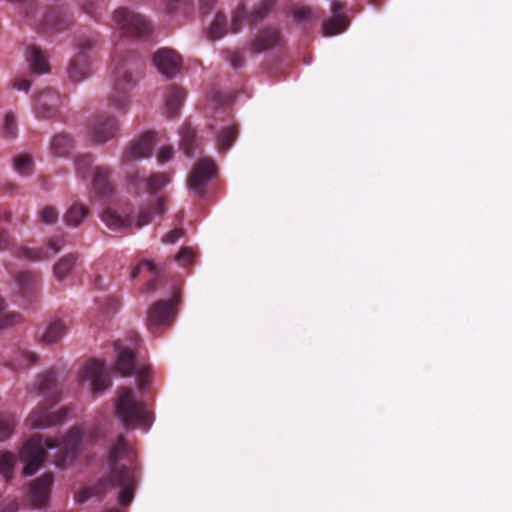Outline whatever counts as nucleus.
I'll return each instance as SVG.
<instances>
[{
  "instance_id": "obj_52",
  "label": "nucleus",
  "mask_w": 512,
  "mask_h": 512,
  "mask_svg": "<svg viewBox=\"0 0 512 512\" xmlns=\"http://www.w3.org/2000/svg\"><path fill=\"white\" fill-rule=\"evenodd\" d=\"M216 0H200V9L204 14L210 13Z\"/></svg>"
},
{
  "instance_id": "obj_35",
  "label": "nucleus",
  "mask_w": 512,
  "mask_h": 512,
  "mask_svg": "<svg viewBox=\"0 0 512 512\" xmlns=\"http://www.w3.org/2000/svg\"><path fill=\"white\" fill-rule=\"evenodd\" d=\"M77 257L69 254L62 257L54 266V275L58 280H62L73 269Z\"/></svg>"
},
{
  "instance_id": "obj_51",
  "label": "nucleus",
  "mask_w": 512,
  "mask_h": 512,
  "mask_svg": "<svg viewBox=\"0 0 512 512\" xmlns=\"http://www.w3.org/2000/svg\"><path fill=\"white\" fill-rule=\"evenodd\" d=\"M13 88L19 91H28L31 87V82L27 79L16 78L12 83Z\"/></svg>"
},
{
  "instance_id": "obj_56",
  "label": "nucleus",
  "mask_w": 512,
  "mask_h": 512,
  "mask_svg": "<svg viewBox=\"0 0 512 512\" xmlns=\"http://www.w3.org/2000/svg\"><path fill=\"white\" fill-rule=\"evenodd\" d=\"M2 219H3V220H5V221H7V222H8V221H10V220H11V213H10V212H8V211L3 212V214H2V215H0V221H1Z\"/></svg>"
},
{
  "instance_id": "obj_31",
  "label": "nucleus",
  "mask_w": 512,
  "mask_h": 512,
  "mask_svg": "<svg viewBox=\"0 0 512 512\" xmlns=\"http://www.w3.org/2000/svg\"><path fill=\"white\" fill-rule=\"evenodd\" d=\"M66 331V324L62 320H55L50 323L42 335V342L45 344H53L60 340Z\"/></svg>"
},
{
  "instance_id": "obj_16",
  "label": "nucleus",
  "mask_w": 512,
  "mask_h": 512,
  "mask_svg": "<svg viewBox=\"0 0 512 512\" xmlns=\"http://www.w3.org/2000/svg\"><path fill=\"white\" fill-rule=\"evenodd\" d=\"M54 482L52 473H45L34 480L28 491V500L33 507L45 506L50 498L51 488Z\"/></svg>"
},
{
  "instance_id": "obj_21",
  "label": "nucleus",
  "mask_w": 512,
  "mask_h": 512,
  "mask_svg": "<svg viewBox=\"0 0 512 512\" xmlns=\"http://www.w3.org/2000/svg\"><path fill=\"white\" fill-rule=\"evenodd\" d=\"M63 246L64 238L62 236H53L49 239L48 249L23 248L22 256L33 261L43 260L50 257L48 250H51L52 254H56Z\"/></svg>"
},
{
  "instance_id": "obj_12",
  "label": "nucleus",
  "mask_w": 512,
  "mask_h": 512,
  "mask_svg": "<svg viewBox=\"0 0 512 512\" xmlns=\"http://www.w3.org/2000/svg\"><path fill=\"white\" fill-rule=\"evenodd\" d=\"M216 171L217 168L213 159H199L189 175V188L198 196H203L208 182L216 175Z\"/></svg>"
},
{
  "instance_id": "obj_15",
  "label": "nucleus",
  "mask_w": 512,
  "mask_h": 512,
  "mask_svg": "<svg viewBox=\"0 0 512 512\" xmlns=\"http://www.w3.org/2000/svg\"><path fill=\"white\" fill-rule=\"evenodd\" d=\"M155 135L154 132H146L141 137L131 142L122 156V161L129 163L150 157L155 145Z\"/></svg>"
},
{
  "instance_id": "obj_58",
  "label": "nucleus",
  "mask_w": 512,
  "mask_h": 512,
  "mask_svg": "<svg viewBox=\"0 0 512 512\" xmlns=\"http://www.w3.org/2000/svg\"><path fill=\"white\" fill-rule=\"evenodd\" d=\"M138 178V174L136 175H133V176H130V182L135 184L136 183V179Z\"/></svg>"
},
{
  "instance_id": "obj_29",
  "label": "nucleus",
  "mask_w": 512,
  "mask_h": 512,
  "mask_svg": "<svg viewBox=\"0 0 512 512\" xmlns=\"http://www.w3.org/2000/svg\"><path fill=\"white\" fill-rule=\"evenodd\" d=\"M102 221L114 231L125 230L132 225V219L130 217H121L115 211L106 209L101 214Z\"/></svg>"
},
{
  "instance_id": "obj_7",
  "label": "nucleus",
  "mask_w": 512,
  "mask_h": 512,
  "mask_svg": "<svg viewBox=\"0 0 512 512\" xmlns=\"http://www.w3.org/2000/svg\"><path fill=\"white\" fill-rule=\"evenodd\" d=\"M60 445L56 438H44L41 434L33 435L22 447L20 460L24 464L25 475L34 474L41 466L46 457L47 449H53Z\"/></svg>"
},
{
  "instance_id": "obj_34",
  "label": "nucleus",
  "mask_w": 512,
  "mask_h": 512,
  "mask_svg": "<svg viewBox=\"0 0 512 512\" xmlns=\"http://www.w3.org/2000/svg\"><path fill=\"white\" fill-rule=\"evenodd\" d=\"M93 157L90 154L78 155L75 159V170L79 177L83 179L89 178L92 173Z\"/></svg>"
},
{
  "instance_id": "obj_6",
  "label": "nucleus",
  "mask_w": 512,
  "mask_h": 512,
  "mask_svg": "<svg viewBox=\"0 0 512 512\" xmlns=\"http://www.w3.org/2000/svg\"><path fill=\"white\" fill-rule=\"evenodd\" d=\"M112 20L115 29L123 36L134 39L147 38L152 27L145 16L126 7H119L113 12Z\"/></svg>"
},
{
  "instance_id": "obj_43",
  "label": "nucleus",
  "mask_w": 512,
  "mask_h": 512,
  "mask_svg": "<svg viewBox=\"0 0 512 512\" xmlns=\"http://www.w3.org/2000/svg\"><path fill=\"white\" fill-rule=\"evenodd\" d=\"M144 271L147 272L148 274H150L152 277H155L156 276L155 264L149 260L142 261L136 267L133 268V270L131 271L130 277L132 279H135L136 277L139 276V274L141 272H144Z\"/></svg>"
},
{
  "instance_id": "obj_36",
  "label": "nucleus",
  "mask_w": 512,
  "mask_h": 512,
  "mask_svg": "<svg viewBox=\"0 0 512 512\" xmlns=\"http://www.w3.org/2000/svg\"><path fill=\"white\" fill-rule=\"evenodd\" d=\"M88 208L83 205H72L65 214V222L70 226H78L87 216Z\"/></svg>"
},
{
  "instance_id": "obj_10",
  "label": "nucleus",
  "mask_w": 512,
  "mask_h": 512,
  "mask_svg": "<svg viewBox=\"0 0 512 512\" xmlns=\"http://www.w3.org/2000/svg\"><path fill=\"white\" fill-rule=\"evenodd\" d=\"M66 96L54 88H45L34 98L33 109L38 118L50 119L59 115Z\"/></svg>"
},
{
  "instance_id": "obj_11",
  "label": "nucleus",
  "mask_w": 512,
  "mask_h": 512,
  "mask_svg": "<svg viewBox=\"0 0 512 512\" xmlns=\"http://www.w3.org/2000/svg\"><path fill=\"white\" fill-rule=\"evenodd\" d=\"M178 295L169 300H159L148 310L147 326L151 331L160 327L169 326L176 315V306L179 304Z\"/></svg>"
},
{
  "instance_id": "obj_42",
  "label": "nucleus",
  "mask_w": 512,
  "mask_h": 512,
  "mask_svg": "<svg viewBox=\"0 0 512 512\" xmlns=\"http://www.w3.org/2000/svg\"><path fill=\"white\" fill-rule=\"evenodd\" d=\"M291 13L294 20L297 22L309 21L314 17V13L310 7L299 4L293 5L291 7Z\"/></svg>"
},
{
  "instance_id": "obj_19",
  "label": "nucleus",
  "mask_w": 512,
  "mask_h": 512,
  "mask_svg": "<svg viewBox=\"0 0 512 512\" xmlns=\"http://www.w3.org/2000/svg\"><path fill=\"white\" fill-rule=\"evenodd\" d=\"M118 130L117 120L109 115H100L90 126L89 133L98 143L112 139Z\"/></svg>"
},
{
  "instance_id": "obj_41",
  "label": "nucleus",
  "mask_w": 512,
  "mask_h": 512,
  "mask_svg": "<svg viewBox=\"0 0 512 512\" xmlns=\"http://www.w3.org/2000/svg\"><path fill=\"white\" fill-rule=\"evenodd\" d=\"M82 11L92 18L98 19L104 8L103 4L97 0H82Z\"/></svg>"
},
{
  "instance_id": "obj_33",
  "label": "nucleus",
  "mask_w": 512,
  "mask_h": 512,
  "mask_svg": "<svg viewBox=\"0 0 512 512\" xmlns=\"http://www.w3.org/2000/svg\"><path fill=\"white\" fill-rule=\"evenodd\" d=\"M1 136L6 140H14L18 136V125L16 116L13 112H7L4 116L1 127Z\"/></svg>"
},
{
  "instance_id": "obj_18",
  "label": "nucleus",
  "mask_w": 512,
  "mask_h": 512,
  "mask_svg": "<svg viewBox=\"0 0 512 512\" xmlns=\"http://www.w3.org/2000/svg\"><path fill=\"white\" fill-rule=\"evenodd\" d=\"M345 5L339 0H335L331 4L333 16L322 24L323 35L326 37L334 36L342 33L348 27L350 21L344 14Z\"/></svg>"
},
{
  "instance_id": "obj_49",
  "label": "nucleus",
  "mask_w": 512,
  "mask_h": 512,
  "mask_svg": "<svg viewBox=\"0 0 512 512\" xmlns=\"http://www.w3.org/2000/svg\"><path fill=\"white\" fill-rule=\"evenodd\" d=\"M173 157V147L172 146H164L161 148L160 152L157 155V160L159 163L164 164L170 161Z\"/></svg>"
},
{
  "instance_id": "obj_47",
  "label": "nucleus",
  "mask_w": 512,
  "mask_h": 512,
  "mask_svg": "<svg viewBox=\"0 0 512 512\" xmlns=\"http://www.w3.org/2000/svg\"><path fill=\"white\" fill-rule=\"evenodd\" d=\"M58 211L52 206H46L42 209L41 220L46 224H53L58 219Z\"/></svg>"
},
{
  "instance_id": "obj_26",
  "label": "nucleus",
  "mask_w": 512,
  "mask_h": 512,
  "mask_svg": "<svg viewBox=\"0 0 512 512\" xmlns=\"http://www.w3.org/2000/svg\"><path fill=\"white\" fill-rule=\"evenodd\" d=\"M186 98V92L178 86H171L166 95V111L170 118L179 114V110Z\"/></svg>"
},
{
  "instance_id": "obj_23",
  "label": "nucleus",
  "mask_w": 512,
  "mask_h": 512,
  "mask_svg": "<svg viewBox=\"0 0 512 512\" xmlns=\"http://www.w3.org/2000/svg\"><path fill=\"white\" fill-rule=\"evenodd\" d=\"M112 171L108 166L99 165L93 168L92 184L97 193L106 195L113 190L111 182Z\"/></svg>"
},
{
  "instance_id": "obj_5",
  "label": "nucleus",
  "mask_w": 512,
  "mask_h": 512,
  "mask_svg": "<svg viewBox=\"0 0 512 512\" xmlns=\"http://www.w3.org/2000/svg\"><path fill=\"white\" fill-rule=\"evenodd\" d=\"M116 414L126 427H137L148 431L153 422V415L147 405L136 398L134 391L122 387L118 390Z\"/></svg>"
},
{
  "instance_id": "obj_1",
  "label": "nucleus",
  "mask_w": 512,
  "mask_h": 512,
  "mask_svg": "<svg viewBox=\"0 0 512 512\" xmlns=\"http://www.w3.org/2000/svg\"><path fill=\"white\" fill-rule=\"evenodd\" d=\"M109 472L95 485L82 490L77 501L83 503L91 497L102 498L110 492H116L122 507L129 506L138 484L139 473L136 454L123 436H119L108 457Z\"/></svg>"
},
{
  "instance_id": "obj_25",
  "label": "nucleus",
  "mask_w": 512,
  "mask_h": 512,
  "mask_svg": "<svg viewBox=\"0 0 512 512\" xmlns=\"http://www.w3.org/2000/svg\"><path fill=\"white\" fill-rule=\"evenodd\" d=\"M100 47V35L98 33L79 35L75 39L77 55L85 56L92 61V57Z\"/></svg>"
},
{
  "instance_id": "obj_48",
  "label": "nucleus",
  "mask_w": 512,
  "mask_h": 512,
  "mask_svg": "<svg viewBox=\"0 0 512 512\" xmlns=\"http://www.w3.org/2000/svg\"><path fill=\"white\" fill-rule=\"evenodd\" d=\"M182 236H184V229L183 228H175L163 236L162 242L164 244H173L178 239H180Z\"/></svg>"
},
{
  "instance_id": "obj_27",
  "label": "nucleus",
  "mask_w": 512,
  "mask_h": 512,
  "mask_svg": "<svg viewBox=\"0 0 512 512\" xmlns=\"http://www.w3.org/2000/svg\"><path fill=\"white\" fill-rule=\"evenodd\" d=\"M16 283L24 297H31L38 292L40 280L36 274L21 272L16 276Z\"/></svg>"
},
{
  "instance_id": "obj_20",
  "label": "nucleus",
  "mask_w": 512,
  "mask_h": 512,
  "mask_svg": "<svg viewBox=\"0 0 512 512\" xmlns=\"http://www.w3.org/2000/svg\"><path fill=\"white\" fill-rule=\"evenodd\" d=\"M281 42V32L278 28L265 27L257 36L251 39L249 50L253 54L262 53L269 50Z\"/></svg>"
},
{
  "instance_id": "obj_40",
  "label": "nucleus",
  "mask_w": 512,
  "mask_h": 512,
  "mask_svg": "<svg viewBox=\"0 0 512 512\" xmlns=\"http://www.w3.org/2000/svg\"><path fill=\"white\" fill-rule=\"evenodd\" d=\"M15 463L14 454L8 451L0 453V473L4 476L6 482L12 478Z\"/></svg>"
},
{
  "instance_id": "obj_30",
  "label": "nucleus",
  "mask_w": 512,
  "mask_h": 512,
  "mask_svg": "<svg viewBox=\"0 0 512 512\" xmlns=\"http://www.w3.org/2000/svg\"><path fill=\"white\" fill-rule=\"evenodd\" d=\"M72 147V139L69 135L60 133L53 137L50 152L57 157L66 156Z\"/></svg>"
},
{
  "instance_id": "obj_14",
  "label": "nucleus",
  "mask_w": 512,
  "mask_h": 512,
  "mask_svg": "<svg viewBox=\"0 0 512 512\" xmlns=\"http://www.w3.org/2000/svg\"><path fill=\"white\" fill-rule=\"evenodd\" d=\"M83 434L79 428H71L61 443L60 451L55 457L58 467H65L77 455Z\"/></svg>"
},
{
  "instance_id": "obj_8",
  "label": "nucleus",
  "mask_w": 512,
  "mask_h": 512,
  "mask_svg": "<svg viewBox=\"0 0 512 512\" xmlns=\"http://www.w3.org/2000/svg\"><path fill=\"white\" fill-rule=\"evenodd\" d=\"M117 356L115 361V371L122 376H137L138 387L144 390L149 382L150 369L148 366L136 368L135 354L130 348L122 347L118 342L115 344Z\"/></svg>"
},
{
  "instance_id": "obj_53",
  "label": "nucleus",
  "mask_w": 512,
  "mask_h": 512,
  "mask_svg": "<svg viewBox=\"0 0 512 512\" xmlns=\"http://www.w3.org/2000/svg\"><path fill=\"white\" fill-rule=\"evenodd\" d=\"M10 245V236L4 231L0 230V250L8 248Z\"/></svg>"
},
{
  "instance_id": "obj_38",
  "label": "nucleus",
  "mask_w": 512,
  "mask_h": 512,
  "mask_svg": "<svg viewBox=\"0 0 512 512\" xmlns=\"http://www.w3.org/2000/svg\"><path fill=\"white\" fill-rule=\"evenodd\" d=\"M13 166L17 173L29 176L33 173L34 163L29 155L21 154L14 157Z\"/></svg>"
},
{
  "instance_id": "obj_24",
  "label": "nucleus",
  "mask_w": 512,
  "mask_h": 512,
  "mask_svg": "<svg viewBox=\"0 0 512 512\" xmlns=\"http://www.w3.org/2000/svg\"><path fill=\"white\" fill-rule=\"evenodd\" d=\"M165 204L166 198L159 197L152 200L148 206L141 208L137 217L136 227L142 228L149 224L154 216L164 214L166 211Z\"/></svg>"
},
{
  "instance_id": "obj_22",
  "label": "nucleus",
  "mask_w": 512,
  "mask_h": 512,
  "mask_svg": "<svg viewBox=\"0 0 512 512\" xmlns=\"http://www.w3.org/2000/svg\"><path fill=\"white\" fill-rule=\"evenodd\" d=\"M91 60L85 56L77 55L71 59L68 66V76L73 82H81L91 73Z\"/></svg>"
},
{
  "instance_id": "obj_32",
  "label": "nucleus",
  "mask_w": 512,
  "mask_h": 512,
  "mask_svg": "<svg viewBox=\"0 0 512 512\" xmlns=\"http://www.w3.org/2000/svg\"><path fill=\"white\" fill-rule=\"evenodd\" d=\"M29 60L31 62V68L33 72L42 74L49 71V63L46 59V56L38 47H30Z\"/></svg>"
},
{
  "instance_id": "obj_57",
  "label": "nucleus",
  "mask_w": 512,
  "mask_h": 512,
  "mask_svg": "<svg viewBox=\"0 0 512 512\" xmlns=\"http://www.w3.org/2000/svg\"><path fill=\"white\" fill-rule=\"evenodd\" d=\"M5 308V301L4 299L0 296V312Z\"/></svg>"
},
{
  "instance_id": "obj_28",
  "label": "nucleus",
  "mask_w": 512,
  "mask_h": 512,
  "mask_svg": "<svg viewBox=\"0 0 512 512\" xmlns=\"http://www.w3.org/2000/svg\"><path fill=\"white\" fill-rule=\"evenodd\" d=\"M181 148L188 157H193L198 147V137L196 130L189 124H185L180 130Z\"/></svg>"
},
{
  "instance_id": "obj_3",
  "label": "nucleus",
  "mask_w": 512,
  "mask_h": 512,
  "mask_svg": "<svg viewBox=\"0 0 512 512\" xmlns=\"http://www.w3.org/2000/svg\"><path fill=\"white\" fill-rule=\"evenodd\" d=\"M36 385L38 393L44 397V401L31 411L26 420L27 424L33 429H45L63 422L68 413L67 408H61L55 412L50 411L60 401V390L55 371L49 370L39 375Z\"/></svg>"
},
{
  "instance_id": "obj_45",
  "label": "nucleus",
  "mask_w": 512,
  "mask_h": 512,
  "mask_svg": "<svg viewBox=\"0 0 512 512\" xmlns=\"http://www.w3.org/2000/svg\"><path fill=\"white\" fill-rule=\"evenodd\" d=\"M22 321V316L19 313H8L0 317V329H5L13 326Z\"/></svg>"
},
{
  "instance_id": "obj_54",
  "label": "nucleus",
  "mask_w": 512,
  "mask_h": 512,
  "mask_svg": "<svg viewBox=\"0 0 512 512\" xmlns=\"http://www.w3.org/2000/svg\"><path fill=\"white\" fill-rule=\"evenodd\" d=\"M21 355L25 359V361L27 362V365H32V364H34L37 361V355L35 353H32V352H22Z\"/></svg>"
},
{
  "instance_id": "obj_55",
  "label": "nucleus",
  "mask_w": 512,
  "mask_h": 512,
  "mask_svg": "<svg viewBox=\"0 0 512 512\" xmlns=\"http://www.w3.org/2000/svg\"><path fill=\"white\" fill-rule=\"evenodd\" d=\"M156 288L155 279L149 280L143 287L142 292H151Z\"/></svg>"
},
{
  "instance_id": "obj_39",
  "label": "nucleus",
  "mask_w": 512,
  "mask_h": 512,
  "mask_svg": "<svg viewBox=\"0 0 512 512\" xmlns=\"http://www.w3.org/2000/svg\"><path fill=\"white\" fill-rule=\"evenodd\" d=\"M170 182V176L166 173H155L146 182V190L150 194H156Z\"/></svg>"
},
{
  "instance_id": "obj_50",
  "label": "nucleus",
  "mask_w": 512,
  "mask_h": 512,
  "mask_svg": "<svg viewBox=\"0 0 512 512\" xmlns=\"http://www.w3.org/2000/svg\"><path fill=\"white\" fill-rule=\"evenodd\" d=\"M18 503L15 500H3L0 502V512H16Z\"/></svg>"
},
{
  "instance_id": "obj_17",
  "label": "nucleus",
  "mask_w": 512,
  "mask_h": 512,
  "mask_svg": "<svg viewBox=\"0 0 512 512\" xmlns=\"http://www.w3.org/2000/svg\"><path fill=\"white\" fill-rule=\"evenodd\" d=\"M153 62L161 74L172 78L179 72L182 58L173 49L161 48L155 53Z\"/></svg>"
},
{
  "instance_id": "obj_4",
  "label": "nucleus",
  "mask_w": 512,
  "mask_h": 512,
  "mask_svg": "<svg viewBox=\"0 0 512 512\" xmlns=\"http://www.w3.org/2000/svg\"><path fill=\"white\" fill-rule=\"evenodd\" d=\"M277 0H261L251 14H248L244 4L238 5L232 14L230 27L227 17L223 13H217L209 30V36L212 39H220L229 31L238 33L241 31L244 22H254L264 19L274 7Z\"/></svg>"
},
{
  "instance_id": "obj_44",
  "label": "nucleus",
  "mask_w": 512,
  "mask_h": 512,
  "mask_svg": "<svg viewBox=\"0 0 512 512\" xmlns=\"http://www.w3.org/2000/svg\"><path fill=\"white\" fill-rule=\"evenodd\" d=\"M194 260V251L190 247H182L176 255V261L183 266L191 265Z\"/></svg>"
},
{
  "instance_id": "obj_46",
  "label": "nucleus",
  "mask_w": 512,
  "mask_h": 512,
  "mask_svg": "<svg viewBox=\"0 0 512 512\" xmlns=\"http://www.w3.org/2000/svg\"><path fill=\"white\" fill-rule=\"evenodd\" d=\"M226 58L234 69L241 68L245 63V57L241 51H228Z\"/></svg>"
},
{
  "instance_id": "obj_9",
  "label": "nucleus",
  "mask_w": 512,
  "mask_h": 512,
  "mask_svg": "<svg viewBox=\"0 0 512 512\" xmlns=\"http://www.w3.org/2000/svg\"><path fill=\"white\" fill-rule=\"evenodd\" d=\"M208 128L215 134V146L220 154H226L238 138L239 126L229 116L215 117Z\"/></svg>"
},
{
  "instance_id": "obj_2",
  "label": "nucleus",
  "mask_w": 512,
  "mask_h": 512,
  "mask_svg": "<svg viewBox=\"0 0 512 512\" xmlns=\"http://www.w3.org/2000/svg\"><path fill=\"white\" fill-rule=\"evenodd\" d=\"M144 62L132 51H123L120 45L115 47L112 57L113 88L109 96V105L118 111H126L130 104V91L135 87L142 74Z\"/></svg>"
},
{
  "instance_id": "obj_13",
  "label": "nucleus",
  "mask_w": 512,
  "mask_h": 512,
  "mask_svg": "<svg viewBox=\"0 0 512 512\" xmlns=\"http://www.w3.org/2000/svg\"><path fill=\"white\" fill-rule=\"evenodd\" d=\"M81 381H91L92 390L100 394L112 385L110 376L105 372L103 361L92 359L79 372Z\"/></svg>"
},
{
  "instance_id": "obj_37",
  "label": "nucleus",
  "mask_w": 512,
  "mask_h": 512,
  "mask_svg": "<svg viewBox=\"0 0 512 512\" xmlns=\"http://www.w3.org/2000/svg\"><path fill=\"white\" fill-rule=\"evenodd\" d=\"M16 423L13 414L0 413V441H5L13 434Z\"/></svg>"
}]
</instances>
